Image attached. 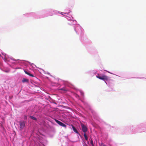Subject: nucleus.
Masks as SVG:
<instances>
[{
  "label": "nucleus",
  "instance_id": "0eeeda50",
  "mask_svg": "<svg viewBox=\"0 0 146 146\" xmlns=\"http://www.w3.org/2000/svg\"><path fill=\"white\" fill-rule=\"evenodd\" d=\"M22 81L23 83H24L25 82H28L29 81V80L27 79L23 78L22 80Z\"/></svg>",
  "mask_w": 146,
  "mask_h": 146
},
{
  "label": "nucleus",
  "instance_id": "f8f14e48",
  "mask_svg": "<svg viewBox=\"0 0 146 146\" xmlns=\"http://www.w3.org/2000/svg\"><path fill=\"white\" fill-rule=\"evenodd\" d=\"M100 146H106V145L104 144L102 142L100 143Z\"/></svg>",
  "mask_w": 146,
  "mask_h": 146
},
{
  "label": "nucleus",
  "instance_id": "423d86ee",
  "mask_svg": "<svg viewBox=\"0 0 146 146\" xmlns=\"http://www.w3.org/2000/svg\"><path fill=\"white\" fill-rule=\"evenodd\" d=\"M24 72L26 74L29 75L30 76H32L33 77L34 76V75L33 74H30L29 72H27V71H26L25 70H24Z\"/></svg>",
  "mask_w": 146,
  "mask_h": 146
},
{
  "label": "nucleus",
  "instance_id": "1a4fd4ad",
  "mask_svg": "<svg viewBox=\"0 0 146 146\" xmlns=\"http://www.w3.org/2000/svg\"><path fill=\"white\" fill-rule=\"evenodd\" d=\"M84 136L85 137V139L87 141L88 140V138L86 134L85 133L84 134Z\"/></svg>",
  "mask_w": 146,
  "mask_h": 146
},
{
  "label": "nucleus",
  "instance_id": "9d476101",
  "mask_svg": "<svg viewBox=\"0 0 146 146\" xmlns=\"http://www.w3.org/2000/svg\"><path fill=\"white\" fill-rule=\"evenodd\" d=\"M60 90L65 91H67V90L64 88H62Z\"/></svg>",
  "mask_w": 146,
  "mask_h": 146
},
{
  "label": "nucleus",
  "instance_id": "f257e3e1",
  "mask_svg": "<svg viewBox=\"0 0 146 146\" xmlns=\"http://www.w3.org/2000/svg\"><path fill=\"white\" fill-rule=\"evenodd\" d=\"M96 77L98 79L103 80L105 82L109 80V77L105 75H103L102 76H100L98 75V76H96Z\"/></svg>",
  "mask_w": 146,
  "mask_h": 146
},
{
  "label": "nucleus",
  "instance_id": "7ed1b4c3",
  "mask_svg": "<svg viewBox=\"0 0 146 146\" xmlns=\"http://www.w3.org/2000/svg\"><path fill=\"white\" fill-rule=\"evenodd\" d=\"M55 121L60 126L64 127H66V125L63 123L56 119H55Z\"/></svg>",
  "mask_w": 146,
  "mask_h": 146
},
{
  "label": "nucleus",
  "instance_id": "20e7f679",
  "mask_svg": "<svg viewBox=\"0 0 146 146\" xmlns=\"http://www.w3.org/2000/svg\"><path fill=\"white\" fill-rule=\"evenodd\" d=\"M81 126L82 127V130L83 131L84 133H85V132H86L87 130V128L85 125L83 124H81Z\"/></svg>",
  "mask_w": 146,
  "mask_h": 146
},
{
  "label": "nucleus",
  "instance_id": "ddd939ff",
  "mask_svg": "<svg viewBox=\"0 0 146 146\" xmlns=\"http://www.w3.org/2000/svg\"><path fill=\"white\" fill-rule=\"evenodd\" d=\"M63 13H62V12H61V14L62 15H63Z\"/></svg>",
  "mask_w": 146,
  "mask_h": 146
},
{
  "label": "nucleus",
  "instance_id": "39448f33",
  "mask_svg": "<svg viewBox=\"0 0 146 146\" xmlns=\"http://www.w3.org/2000/svg\"><path fill=\"white\" fill-rule=\"evenodd\" d=\"M71 126L72 127V128L73 129V131L75 132L76 133L78 134V133L77 129L75 127L72 125H71Z\"/></svg>",
  "mask_w": 146,
  "mask_h": 146
},
{
  "label": "nucleus",
  "instance_id": "f03ea898",
  "mask_svg": "<svg viewBox=\"0 0 146 146\" xmlns=\"http://www.w3.org/2000/svg\"><path fill=\"white\" fill-rule=\"evenodd\" d=\"M20 128L21 130H22L25 126V122L24 121H20L19 122Z\"/></svg>",
  "mask_w": 146,
  "mask_h": 146
},
{
  "label": "nucleus",
  "instance_id": "9b49d317",
  "mask_svg": "<svg viewBox=\"0 0 146 146\" xmlns=\"http://www.w3.org/2000/svg\"><path fill=\"white\" fill-rule=\"evenodd\" d=\"M90 143H91V144L92 145V146H94V144L93 143V141L92 139H91V140L90 141Z\"/></svg>",
  "mask_w": 146,
  "mask_h": 146
},
{
  "label": "nucleus",
  "instance_id": "6e6552de",
  "mask_svg": "<svg viewBox=\"0 0 146 146\" xmlns=\"http://www.w3.org/2000/svg\"><path fill=\"white\" fill-rule=\"evenodd\" d=\"M29 117L30 118L35 120H37V119L35 117H33L32 116H30Z\"/></svg>",
  "mask_w": 146,
  "mask_h": 146
}]
</instances>
